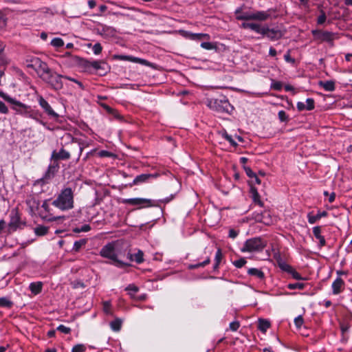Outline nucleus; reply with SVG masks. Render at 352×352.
Segmentation results:
<instances>
[{
    "label": "nucleus",
    "instance_id": "obj_1",
    "mask_svg": "<svg viewBox=\"0 0 352 352\" xmlns=\"http://www.w3.org/2000/svg\"><path fill=\"white\" fill-rule=\"evenodd\" d=\"M100 255L111 261L109 263L114 265L119 268H124L130 266V264L124 263L119 259L120 253L117 248L116 242H111L104 245L100 251Z\"/></svg>",
    "mask_w": 352,
    "mask_h": 352
},
{
    "label": "nucleus",
    "instance_id": "obj_2",
    "mask_svg": "<svg viewBox=\"0 0 352 352\" xmlns=\"http://www.w3.org/2000/svg\"><path fill=\"white\" fill-rule=\"evenodd\" d=\"M10 105L11 109L14 111L16 114L21 115L25 118H32L37 122L44 124L43 121L40 120L41 113L38 110L32 109L31 106L22 103L15 98Z\"/></svg>",
    "mask_w": 352,
    "mask_h": 352
},
{
    "label": "nucleus",
    "instance_id": "obj_3",
    "mask_svg": "<svg viewBox=\"0 0 352 352\" xmlns=\"http://www.w3.org/2000/svg\"><path fill=\"white\" fill-rule=\"evenodd\" d=\"M53 206L61 210H68L74 208V193L71 188L61 190L57 198L53 201Z\"/></svg>",
    "mask_w": 352,
    "mask_h": 352
},
{
    "label": "nucleus",
    "instance_id": "obj_4",
    "mask_svg": "<svg viewBox=\"0 0 352 352\" xmlns=\"http://www.w3.org/2000/svg\"><path fill=\"white\" fill-rule=\"evenodd\" d=\"M208 107L219 113H230L233 107L230 104L226 97H220L219 98H210L207 100Z\"/></svg>",
    "mask_w": 352,
    "mask_h": 352
},
{
    "label": "nucleus",
    "instance_id": "obj_5",
    "mask_svg": "<svg viewBox=\"0 0 352 352\" xmlns=\"http://www.w3.org/2000/svg\"><path fill=\"white\" fill-rule=\"evenodd\" d=\"M26 62L27 67L33 69L42 80L45 78L51 70L47 65L39 58L34 57L27 60Z\"/></svg>",
    "mask_w": 352,
    "mask_h": 352
},
{
    "label": "nucleus",
    "instance_id": "obj_6",
    "mask_svg": "<svg viewBox=\"0 0 352 352\" xmlns=\"http://www.w3.org/2000/svg\"><path fill=\"white\" fill-rule=\"evenodd\" d=\"M266 246V242L260 237L252 238L247 240L241 248L242 252H261Z\"/></svg>",
    "mask_w": 352,
    "mask_h": 352
},
{
    "label": "nucleus",
    "instance_id": "obj_7",
    "mask_svg": "<svg viewBox=\"0 0 352 352\" xmlns=\"http://www.w3.org/2000/svg\"><path fill=\"white\" fill-rule=\"evenodd\" d=\"M63 79H64V76L58 74L51 69L43 80L49 84L52 89L60 90L63 87Z\"/></svg>",
    "mask_w": 352,
    "mask_h": 352
},
{
    "label": "nucleus",
    "instance_id": "obj_8",
    "mask_svg": "<svg viewBox=\"0 0 352 352\" xmlns=\"http://www.w3.org/2000/svg\"><path fill=\"white\" fill-rule=\"evenodd\" d=\"M123 204L137 206L138 209L155 206L154 201L144 198H131L122 200Z\"/></svg>",
    "mask_w": 352,
    "mask_h": 352
},
{
    "label": "nucleus",
    "instance_id": "obj_9",
    "mask_svg": "<svg viewBox=\"0 0 352 352\" xmlns=\"http://www.w3.org/2000/svg\"><path fill=\"white\" fill-rule=\"evenodd\" d=\"M262 30L263 32L261 34L267 37L271 41H277L284 35L283 32L278 28H270L268 26H263Z\"/></svg>",
    "mask_w": 352,
    "mask_h": 352
},
{
    "label": "nucleus",
    "instance_id": "obj_10",
    "mask_svg": "<svg viewBox=\"0 0 352 352\" xmlns=\"http://www.w3.org/2000/svg\"><path fill=\"white\" fill-rule=\"evenodd\" d=\"M37 101L41 106V107L43 109L44 112L50 118L57 119L59 116L57 113H56L48 102L44 99L42 96L38 95L37 96Z\"/></svg>",
    "mask_w": 352,
    "mask_h": 352
},
{
    "label": "nucleus",
    "instance_id": "obj_11",
    "mask_svg": "<svg viewBox=\"0 0 352 352\" xmlns=\"http://www.w3.org/2000/svg\"><path fill=\"white\" fill-rule=\"evenodd\" d=\"M312 33L314 35H317L321 41L329 43H332L336 35L335 33L328 31L314 30Z\"/></svg>",
    "mask_w": 352,
    "mask_h": 352
},
{
    "label": "nucleus",
    "instance_id": "obj_12",
    "mask_svg": "<svg viewBox=\"0 0 352 352\" xmlns=\"http://www.w3.org/2000/svg\"><path fill=\"white\" fill-rule=\"evenodd\" d=\"M252 218L257 222L263 223L265 225H269L271 223V219L269 212L265 211L264 212H254Z\"/></svg>",
    "mask_w": 352,
    "mask_h": 352
},
{
    "label": "nucleus",
    "instance_id": "obj_13",
    "mask_svg": "<svg viewBox=\"0 0 352 352\" xmlns=\"http://www.w3.org/2000/svg\"><path fill=\"white\" fill-rule=\"evenodd\" d=\"M69 158L70 153L63 148L59 151V152H56V151H53L51 155V160L53 161L65 160Z\"/></svg>",
    "mask_w": 352,
    "mask_h": 352
},
{
    "label": "nucleus",
    "instance_id": "obj_14",
    "mask_svg": "<svg viewBox=\"0 0 352 352\" xmlns=\"http://www.w3.org/2000/svg\"><path fill=\"white\" fill-rule=\"evenodd\" d=\"M241 26L243 29H250L258 34H261L263 32L262 30L263 26H261L260 24L256 23L244 22L241 24Z\"/></svg>",
    "mask_w": 352,
    "mask_h": 352
},
{
    "label": "nucleus",
    "instance_id": "obj_15",
    "mask_svg": "<svg viewBox=\"0 0 352 352\" xmlns=\"http://www.w3.org/2000/svg\"><path fill=\"white\" fill-rule=\"evenodd\" d=\"M270 17V14L268 11H257L253 12L252 20L264 21Z\"/></svg>",
    "mask_w": 352,
    "mask_h": 352
},
{
    "label": "nucleus",
    "instance_id": "obj_16",
    "mask_svg": "<svg viewBox=\"0 0 352 352\" xmlns=\"http://www.w3.org/2000/svg\"><path fill=\"white\" fill-rule=\"evenodd\" d=\"M313 234L314 236L319 241V246L323 247L326 244V241L323 236L321 235V227L315 226L313 228Z\"/></svg>",
    "mask_w": 352,
    "mask_h": 352
},
{
    "label": "nucleus",
    "instance_id": "obj_17",
    "mask_svg": "<svg viewBox=\"0 0 352 352\" xmlns=\"http://www.w3.org/2000/svg\"><path fill=\"white\" fill-rule=\"evenodd\" d=\"M343 286V280L340 278H337L332 283L333 294L336 295L340 294Z\"/></svg>",
    "mask_w": 352,
    "mask_h": 352
},
{
    "label": "nucleus",
    "instance_id": "obj_18",
    "mask_svg": "<svg viewBox=\"0 0 352 352\" xmlns=\"http://www.w3.org/2000/svg\"><path fill=\"white\" fill-rule=\"evenodd\" d=\"M26 204L28 206L31 211L37 210L39 206L38 201L34 196H28L26 199Z\"/></svg>",
    "mask_w": 352,
    "mask_h": 352
},
{
    "label": "nucleus",
    "instance_id": "obj_19",
    "mask_svg": "<svg viewBox=\"0 0 352 352\" xmlns=\"http://www.w3.org/2000/svg\"><path fill=\"white\" fill-rule=\"evenodd\" d=\"M318 85L327 91H333L336 89L335 82L333 80L319 81Z\"/></svg>",
    "mask_w": 352,
    "mask_h": 352
},
{
    "label": "nucleus",
    "instance_id": "obj_20",
    "mask_svg": "<svg viewBox=\"0 0 352 352\" xmlns=\"http://www.w3.org/2000/svg\"><path fill=\"white\" fill-rule=\"evenodd\" d=\"M327 215V212L326 211H323L322 212H318L317 214L314 215L312 213L309 212L307 214L308 222L311 224L315 223L317 221L321 219L323 217H326Z\"/></svg>",
    "mask_w": 352,
    "mask_h": 352
},
{
    "label": "nucleus",
    "instance_id": "obj_21",
    "mask_svg": "<svg viewBox=\"0 0 352 352\" xmlns=\"http://www.w3.org/2000/svg\"><path fill=\"white\" fill-rule=\"evenodd\" d=\"M250 193L252 199L254 204H258L259 206L263 207V202L261 200L260 195L254 187H251L250 188Z\"/></svg>",
    "mask_w": 352,
    "mask_h": 352
},
{
    "label": "nucleus",
    "instance_id": "obj_22",
    "mask_svg": "<svg viewBox=\"0 0 352 352\" xmlns=\"http://www.w3.org/2000/svg\"><path fill=\"white\" fill-rule=\"evenodd\" d=\"M155 176L152 174H141L135 177L133 179V184L138 185L146 182L149 178H153Z\"/></svg>",
    "mask_w": 352,
    "mask_h": 352
},
{
    "label": "nucleus",
    "instance_id": "obj_23",
    "mask_svg": "<svg viewBox=\"0 0 352 352\" xmlns=\"http://www.w3.org/2000/svg\"><path fill=\"white\" fill-rule=\"evenodd\" d=\"M29 288L32 294L37 295L42 291L43 283L41 282H34L30 284Z\"/></svg>",
    "mask_w": 352,
    "mask_h": 352
},
{
    "label": "nucleus",
    "instance_id": "obj_24",
    "mask_svg": "<svg viewBox=\"0 0 352 352\" xmlns=\"http://www.w3.org/2000/svg\"><path fill=\"white\" fill-rule=\"evenodd\" d=\"M6 45L3 42L0 41V64L1 65H6L8 63V59L6 57L4 50Z\"/></svg>",
    "mask_w": 352,
    "mask_h": 352
},
{
    "label": "nucleus",
    "instance_id": "obj_25",
    "mask_svg": "<svg viewBox=\"0 0 352 352\" xmlns=\"http://www.w3.org/2000/svg\"><path fill=\"white\" fill-rule=\"evenodd\" d=\"M270 322L267 320L260 318L258 319V328L260 331L265 333L270 328Z\"/></svg>",
    "mask_w": 352,
    "mask_h": 352
},
{
    "label": "nucleus",
    "instance_id": "obj_26",
    "mask_svg": "<svg viewBox=\"0 0 352 352\" xmlns=\"http://www.w3.org/2000/svg\"><path fill=\"white\" fill-rule=\"evenodd\" d=\"M248 273L249 275L256 276L261 280L263 279L265 277L264 273L257 268H250L248 270Z\"/></svg>",
    "mask_w": 352,
    "mask_h": 352
},
{
    "label": "nucleus",
    "instance_id": "obj_27",
    "mask_svg": "<svg viewBox=\"0 0 352 352\" xmlns=\"http://www.w3.org/2000/svg\"><path fill=\"white\" fill-rule=\"evenodd\" d=\"M210 262V257H207L203 262L198 263L196 264H191L188 265V269L194 270L198 267H204L206 265H208Z\"/></svg>",
    "mask_w": 352,
    "mask_h": 352
},
{
    "label": "nucleus",
    "instance_id": "obj_28",
    "mask_svg": "<svg viewBox=\"0 0 352 352\" xmlns=\"http://www.w3.org/2000/svg\"><path fill=\"white\" fill-rule=\"evenodd\" d=\"M57 168H58L57 164H53V165H50L48 167V170H47V173H45V179L51 178L54 175V173L56 171Z\"/></svg>",
    "mask_w": 352,
    "mask_h": 352
},
{
    "label": "nucleus",
    "instance_id": "obj_29",
    "mask_svg": "<svg viewBox=\"0 0 352 352\" xmlns=\"http://www.w3.org/2000/svg\"><path fill=\"white\" fill-rule=\"evenodd\" d=\"M48 228L43 226H38L34 228V233L37 236H44L47 233Z\"/></svg>",
    "mask_w": 352,
    "mask_h": 352
},
{
    "label": "nucleus",
    "instance_id": "obj_30",
    "mask_svg": "<svg viewBox=\"0 0 352 352\" xmlns=\"http://www.w3.org/2000/svg\"><path fill=\"white\" fill-rule=\"evenodd\" d=\"M86 239H80L79 241H75L74 243L72 250L76 252H78L80 250V248L86 244Z\"/></svg>",
    "mask_w": 352,
    "mask_h": 352
},
{
    "label": "nucleus",
    "instance_id": "obj_31",
    "mask_svg": "<svg viewBox=\"0 0 352 352\" xmlns=\"http://www.w3.org/2000/svg\"><path fill=\"white\" fill-rule=\"evenodd\" d=\"M122 325V320L120 319H116L111 322L110 326L113 331H118Z\"/></svg>",
    "mask_w": 352,
    "mask_h": 352
},
{
    "label": "nucleus",
    "instance_id": "obj_32",
    "mask_svg": "<svg viewBox=\"0 0 352 352\" xmlns=\"http://www.w3.org/2000/svg\"><path fill=\"white\" fill-rule=\"evenodd\" d=\"M13 303L8 298H0V307L10 308L12 306Z\"/></svg>",
    "mask_w": 352,
    "mask_h": 352
},
{
    "label": "nucleus",
    "instance_id": "obj_33",
    "mask_svg": "<svg viewBox=\"0 0 352 352\" xmlns=\"http://www.w3.org/2000/svg\"><path fill=\"white\" fill-rule=\"evenodd\" d=\"M252 16H253V12L252 13L245 12V13H243L241 15H237L236 16V19L237 20H240V21H242V20L248 21V20H252Z\"/></svg>",
    "mask_w": 352,
    "mask_h": 352
},
{
    "label": "nucleus",
    "instance_id": "obj_34",
    "mask_svg": "<svg viewBox=\"0 0 352 352\" xmlns=\"http://www.w3.org/2000/svg\"><path fill=\"white\" fill-rule=\"evenodd\" d=\"M222 136L230 142V144L236 147L237 146V143L234 140L232 135H229L226 131L222 132Z\"/></svg>",
    "mask_w": 352,
    "mask_h": 352
},
{
    "label": "nucleus",
    "instance_id": "obj_35",
    "mask_svg": "<svg viewBox=\"0 0 352 352\" xmlns=\"http://www.w3.org/2000/svg\"><path fill=\"white\" fill-rule=\"evenodd\" d=\"M305 285L302 283H289L287 288L289 289H302L305 288Z\"/></svg>",
    "mask_w": 352,
    "mask_h": 352
},
{
    "label": "nucleus",
    "instance_id": "obj_36",
    "mask_svg": "<svg viewBox=\"0 0 352 352\" xmlns=\"http://www.w3.org/2000/svg\"><path fill=\"white\" fill-rule=\"evenodd\" d=\"M143 256V252L139 250L137 253L134 254V261L137 263H142L144 261Z\"/></svg>",
    "mask_w": 352,
    "mask_h": 352
},
{
    "label": "nucleus",
    "instance_id": "obj_37",
    "mask_svg": "<svg viewBox=\"0 0 352 352\" xmlns=\"http://www.w3.org/2000/svg\"><path fill=\"white\" fill-rule=\"evenodd\" d=\"M51 44L56 47H60L64 45V42L60 38H54L52 40Z\"/></svg>",
    "mask_w": 352,
    "mask_h": 352
},
{
    "label": "nucleus",
    "instance_id": "obj_38",
    "mask_svg": "<svg viewBox=\"0 0 352 352\" xmlns=\"http://www.w3.org/2000/svg\"><path fill=\"white\" fill-rule=\"evenodd\" d=\"M90 230H91L90 226L88 224H85L80 227L76 228L75 229H74V232H76V233H80L82 232H88Z\"/></svg>",
    "mask_w": 352,
    "mask_h": 352
},
{
    "label": "nucleus",
    "instance_id": "obj_39",
    "mask_svg": "<svg viewBox=\"0 0 352 352\" xmlns=\"http://www.w3.org/2000/svg\"><path fill=\"white\" fill-rule=\"evenodd\" d=\"M247 263V261L245 258H239V260H236V261H234L233 262V265L237 267V268H241L242 267L243 265H245V264Z\"/></svg>",
    "mask_w": 352,
    "mask_h": 352
},
{
    "label": "nucleus",
    "instance_id": "obj_40",
    "mask_svg": "<svg viewBox=\"0 0 352 352\" xmlns=\"http://www.w3.org/2000/svg\"><path fill=\"white\" fill-rule=\"evenodd\" d=\"M86 347L84 344H78L75 345L72 350V352H84Z\"/></svg>",
    "mask_w": 352,
    "mask_h": 352
},
{
    "label": "nucleus",
    "instance_id": "obj_41",
    "mask_svg": "<svg viewBox=\"0 0 352 352\" xmlns=\"http://www.w3.org/2000/svg\"><path fill=\"white\" fill-rule=\"evenodd\" d=\"M279 267L285 272H289L292 271V267L285 262H280L278 263Z\"/></svg>",
    "mask_w": 352,
    "mask_h": 352
},
{
    "label": "nucleus",
    "instance_id": "obj_42",
    "mask_svg": "<svg viewBox=\"0 0 352 352\" xmlns=\"http://www.w3.org/2000/svg\"><path fill=\"white\" fill-rule=\"evenodd\" d=\"M19 221V217L16 214H15L14 216L12 217V219L9 223V226L11 228H16L18 226Z\"/></svg>",
    "mask_w": 352,
    "mask_h": 352
},
{
    "label": "nucleus",
    "instance_id": "obj_43",
    "mask_svg": "<svg viewBox=\"0 0 352 352\" xmlns=\"http://www.w3.org/2000/svg\"><path fill=\"white\" fill-rule=\"evenodd\" d=\"M306 107H307V111H311V110H313L314 109V100L312 99V98H307L306 100V104H305Z\"/></svg>",
    "mask_w": 352,
    "mask_h": 352
},
{
    "label": "nucleus",
    "instance_id": "obj_44",
    "mask_svg": "<svg viewBox=\"0 0 352 352\" xmlns=\"http://www.w3.org/2000/svg\"><path fill=\"white\" fill-rule=\"evenodd\" d=\"M56 329L58 331H60L61 333H63L65 334H68V333H69L71 332V329L69 327H65V326H64L63 324L59 325L56 328Z\"/></svg>",
    "mask_w": 352,
    "mask_h": 352
},
{
    "label": "nucleus",
    "instance_id": "obj_45",
    "mask_svg": "<svg viewBox=\"0 0 352 352\" xmlns=\"http://www.w3.org/2000/svg\"><path fill=\"white\" fill-rule=\"evenodd\" d=\"M0 97H1L3 99H4L6 102H9L10 104L12 103V102L14 100V98H12L7 94L0 91Z\"/></svg>",
    "mask_w": 352,
    "mask_h": 352
},
{
    "label": "nucleus",
    "instance_id": "obj_46",
    "mask_svg": "<svg viewBox=\"0 0 352 352\" xmlns=\"http://www.w3.org/2000/svg\"><path fill=\"white\" fill-rule=\"evenodd\" d=\"M133 63H140L144 65H150V63L145 59L133 57Z\"/></svg>",
    "mask_w": 352,
    "mask_h": 352
},
{
    "label": "nucleus",
    "instance_id": "obj_47",
    "mask_svg": "<svg viewBox=\"0 0 352 352\" xmlns=\"http://www.w3.org/2000/svg\"><path fill=\"white\" fill-rule=\"evenodd\" d=\"M208 35L206 34H190V38L193 40H200L204 37H208Z\"/></svg>",
    "mask_w": 352,
    "mask_h": 352
},
{
    "label": "nucleus",
    "instance_id": "obj_48",
    "mask_svg": "<svg viewBox=\"0 0 352 352\" xmlns=\"http://www.w3.org/2000/svg\"><path fill=\"white\" fill-rule=\"evenodd\" d=\"M284 59L287 63H290L292 65L295 64V59L291 57L290 51H287V53L284 55Z\"/></svg>",
    "mask_w": 352,
    "mask_h": 352
},
{
    "label": "nucleus",
    "instance_id": "obj_49",
    "mask_svg": "<svg viewBox=\"0 0 352 352\" xmlns=\"http://www.w3.org/2000/svg\"><path fill=\"white\" fill-rule=\"evenodd\" d=\"M326 14L324 11H321L320 15L318 17L317 23L319 25L323 24L326 21Z\"/></svg>",
    "mask_w": 352,
    "mask_h": 352
},
{
    "label": "nucleus",
    "instance_id": "obj_50",
    "mask_svg": "<svg viewBox=\"0 0 352 352\" xmlns=\"http://www.w3.org/2000/svg\"><path fill=\"white\" fill-rule=\"evenodd\" d=\"M92 50L95 54H99L101 53L102 47L99 43H97L93 46Z\"/></svg>",
    "mask_w": 352,
    "mask_h": 352
},
{
    "label": "nucleus",
    "instance_id": "obj_51",
    "mask_svg": "<svg viewBox=\"0 0 352 352\" xmlns=\"http://www.w3.org/2000/svg\"><path fill=\"white\" fill-rule=\"evenodd\" d=\"M289 274H290L296 280H302L301 275L293 268L292 269V271L289 272Z\"/></svg>",
    "mask_w": 352,
    "mask_h": 352
},
{
    "label": "nucleus",
    "instance_id": "obj_52",
    "mask_svg": "<svg viewBox=\"0 0 352 352\" xmlns=\"http://www.w3.org/2000/svg\"><path fill=\"white\" fill-rule=\"evenodd\" d=\"M243 168L249 177L254 178L256 175L250 167L244 166Z\"/></svg>",
    "mask_w": 352,
    "mask_h": 352
},
{
    "label": "nucleus",
    "instance_id": "obj_53",
    "mask_svg": "<svg viewBox=\"0 0 352 352\" xmlns=\"http://www.w3.org/2000/svg\"><path fill=\"white\" fill-rule=\"evenodd\" d=\"M9 112L8 108L6 106V104L0 101V113L2 114H8Z\"/></svg>",
    "mask_w": 352,
    "mask_h": 352
},
{
    "label": "nucleus",
    "instance_id": "obj_54",
    "mask_svg": "<svg viewBox=\"0 0 352 352\" xmlns=\"http://www.w3.org/2000/svg\"><path fill=\"white\" fill-rule=\"evenodd\" d=\"M64 79H67V80H69L70 81H72V82H76L82 89H84V86L82 85V83L80 81H78V80L75 79V78H73L72 77H69V76H64Z\"/></svg>",
    "mask_w": 352,
    "mask_h": 352
},
{
    "label": "nucleus",
    "instance_id": "obj_55",
    "mask_svg": "<svg viewBox=\"0 0 352 352\" xmlns=\"http://www.w3.org/2000/svg\"><path fill=\"white\" fill-rule=\"evenodd\" d=\"M133 56H126V55H118V56H116V58L117 59H119L120 60H129L131 62H133Z\"/></svg>",
    "mask_w": 352,
    "mask_h": 352
},
{
    "label": "nucleus",
    "instance_id": "obj_56",
    "mask_svg": "<svg viewBox=\"0 0 352 352\" xmlns=\"http://www.w3.org/2000/svg\"><path fill=\"white\" fill-rule=\"evenodd\" d=\"M294 323L298 328H300L303 324V318L301 316H298L294 319Z\"/></svg>",
    "mask_w": 352,
    "mask_h": 352
},
{
    "label": "nucleus",
    "instance_id": "obj_57",
    "mask_svg": "<svg viewBox=\"0 0 352 352\" xmlns=\"http://www.w3.org/2000/svg\"><path fill=\"white\" fill-rule=\"evenodd\" d=\"M201 47L206 50H212L214 48V45L210 42H203L201 43Z\"/></svg>",
    "mask_w": 352,
    "mask_h": 352
},
{
    "label": "nucleus",
    "instance_id": "obj_58",
    "mask_svg": "<svg viewBox=\"0 0 352 352\" xmlns=\"http://www.w3.org/2000/svg\"><path fill=\"white\" fill-rule=\"evenodd\" d=\"M240 327V324H239V322H236V321H234V322H232L230 324V329L233 331H237V329L239 328Z\"/></svg>",
    "mask_w": 352,
    "mask_h": 352
},
{
    "label": "nucleus",
    "instance_id": "obj_59",
    "mask_svg": "<svg viewBox=\"0 0 352 352\" xmlns=\"http://www.w3.org/2000/svg\"><path fill=\"white\" fill-rule=\"evenodd\" d=\"M6 25V19L2 12L0 11V28H3Z\"/></svg>",
    "mask_w": 352,
    "mask_h": 352
},
{
    "label": "nucleus",
    "instance_id": "obj_60",
    "mask_svg": "<svg viewBox=\"0 0 352 352\" xmlns=\"http://www.w3.org/2000/svg\"><path fill=\"white\" fill-rule=\"evenodd\" d=\"M278 118H279L280 120L282 122H285L287 120V116L286 115V113L283 110H281L278 112Z\"/></svg>",
    "mask_w": 352,
    "mask_h": 352
},
{
    "label": "nucleus",
    "instance_id": "obj_61",
    "mask_svg": "<svg viewBox=\"0 0 352 352\" xmlns=\"http://www.w3.org/2000/svg\"><path fill=\"white\" fill-rule=\"evenodd\" d=\"M126 290L127 291H131L134 293H136L138 292L139 289L137 286H135V285H133V284H130L126 288Z\"/></svg>",
    "mask_w": 352,
    "mask_h": 352
},
{
    "label": "nucleus",
    "instance_id": "obj_62",
    "mask_svg": "<svg viewBox=\"0 0 352 352\" xmlns=\"http://www.w3.org/2000/svg\"><path fill=\"white\" fill-rule=\"evenodd\" d=\"M222 258V253L220 249H218L215 254V262L220 263Z\"/></svg>",
    "mask_w": 352,
    "mask_h": 352
},
{
    "label": "nucleus",
    "instance_id": "obj_63",
    "mask_svg": "<svg viewBox=\"0 0 352 352\" xmlns=\"http://www.w3.org/2000/svg\"><path fill=\"white\" fill-rule=\"evenodd\" d=\"M89 63V65H91L94 69H98L101 67H100L101 62H100V61L94 60V61H92Z\"/></svg>",
    "mask_w": 352,
    "mask_h": 352
},
{
    "label": "nucleus",
    "instance_id": "obj_64",
    "mask_svg": "<svg viewBox=\"0 0 352 352\" xmlns=\"http://www.w3.org/2000/svg\"><path fill=\"white\" fill-rule=\"evenodd\" d=\"M297 109L300 111L307 110V107L305 105V103H304L303 102H298Z\"/></svg>",
    "mask_w": 352,
    "mask_h": 352
}]
</instances>
